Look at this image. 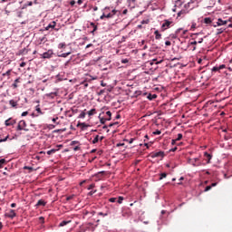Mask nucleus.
Returning a JSON list of instances; mask_svg holds the SVG:
<instances>
[{
  "mask_svg": "<svg viewBox=\"0 0 232 232\" xmlns=\"http://www.w3.org/2000/svg\"><path fill=\"white\" fill-rule=\"evenodd\" d=\"M188 164H191L193 168H198V166H206V163L200 161V158L189 159Z\"/></svg>",
  "mask_w": 232,
  "mask_h": 232,
  "instance_id": "1",
  "label": "nucleus"
},
{
  "mask_svg": "<svg viewBox=\"0 0 232 232\" xmlns=\"http://www.w3.org/2000/svg\"><path fill=\"white\" fill-rule=\"evenodd\" d=\"M200 1L201 0H190L188 4L184 5V8H188L189 11H191L198 6V3H200Z\"/></svg>",
  "mask_w": 232,
  "mask_h": 232,
  "instance_id": "2",
  "label": "nucleus"
},
{
  "mask_svg": "<svg viewBox=\"0 0 232 232\" xmlns=\"http://www.w3.org/2000/svg\"><path fill=\"white\" fill-rule=\"evenodd\" d=\"M200 35H202V33H196L191 35V39H194L197 44H202V43H204V39H206V36L200 37Z\"/></svg>",
  "mask_w": 232,
  "mask_h": 232,
  "instance_id": "3",
  "label": "nucleus"
},
{
  "mask_svg": "<svg viewBox=\"0 0 232 232\" xmlns=\"http://www.w3.org/2000/svg\"><path fill=\"white\" fill-rule=\"evenodd\" d=\"M16 131H29V130L26 129V121L24 120H21L18 122V125L16 127Z\"/></svg>",
  "mask_w": 232,
  "mask_h": 232,
  "instance_id": "4",
  "label": "nucleus"
},
{
  "mask_svg": "<svg viewBox=\"0 0 232 232\" xmlns=\"http://www.w3.org/2000/svg\"><path fill=\"white\" fill-rule=\"evenodd\" d=\"M52 57H53V49H49L47 52L40 54L41 59H52Z\"/></svg>",
  "mask_w": 232,
  "mask_h": 232,
  "instance_id": "5",
  "label": "nucleus"
},
{
  "mask_svg": "<svg viewBox=\"0 0 232 232\" xmlns=\"http://www.w3.org/2000/svg\"><path fill=\"white\" fill-rule=\"evenodd\" d=\"M196 38H191L188 44V48L191 50L192 52H195L197 50V40Z\"/></svg>",
  "mask_w": 232,
  "mask_h": 232,
  "instance_id": "6",
  "label": "nucleus"
},
{
  "mask_svg": "<svg viewBox=\"0 0 232 232\" xmlns=\"http://www.w3.org/2000/svg\"><path fill=\"white\" fill-rule=\"evenodd\" d=\"M171 24H173L172 20H169V19L164 20L162 24H161V28H162L163 31L168 30V28L171 27Z\"/></svg>",
  "mask_w": 232,
  "mask_h": 232,
  "instance_id": "7",
  "label": "nucleus"
},
{
  "mask_svg": "<svg viewBox=\"0 0 232 232\" xmlns=\"http://www.w3.org/2000/svg\"><path fill=\"white\" fill-rule=\"evenodd\" d=\"M231 20H223L222 18H218V22L213 24L214 28H217V26H225V24H227Z\"/></svg>",
  "mask_w": 232,
  "mask_h": 232,
  "instance_id": "8",
  "label": "nucleus"
},
{
  "mask_svg": "<svg viewBox=\"0 0 232 232\" xmlns=\"http://www.w3.org/2000/svg\"><path fill=\"white\" fill-rule=\"evenodd\" d=\"M164 155H165L164 151L160 150L158 152H152L150 157L151 159H158L159 157H160L161 159H164Z\"/></svg>",
  "mask_w": 232,
  "mask_h": 232,
  "instance_id": "9",
  "label": "nucleus"
},
{
  "mask_svg": "<svg viewBox=\"0 0 232 232\" xmlns=\"http://www.w3.org/2000/svg\"><path fill=\"white\" fill-rule=\"evenodd\" d=\"M56 25H57V22L53 21V22H51V23L45 27V30H50V28H52V30H55V32H59V28H55Z\"/></svg>",
  "mask_w": 232,
  "mask_h": 232,
  "instance_id": "10",
  "label": "nucleus"
},
{
  "mask_svg": "<svg viewBox=\"0 0 232 232\" xmlns=\"http://www.w3.org/2000/svg\"><path fill=\"white\" fill-rule=\"evenodd\" d=\"M204 159L206 160V164H211V160L213 159V155L208 153V151L204 152Z\"/></svg>",
  "mask_w": 232,
  "mask_h": 232,
  "instance_id": "11",
  "label": "nucleus"
},
{
  "mask_svg": "<svg viewBox=\"0 0 232 232\" xmlns=\"http://www.w3.org/2000/svg\"><path fill=\"white\" fill-rule=\"evenodd\" d=\"M149 101H153L154 99H157V94L156 93H148V92H143L142 97H146Z\"/></svg>",
  "mask_w": 232,
  "mask_h": 232,
  "instance_id": "12",
  "label": "nucleus"
},
{
  "mask_svg": "<svg viewBox=\"0 0 232 232\" xmlns=\"http://www.w3.org/2000/svg\"><path fill=\"white\" fill-rule=\"evenodd\" d=\"M5 217L7 218H15L17 217V213H15V210L10 209L9 213H5Z\"/></svg>",
  "mask_w": 232,
  "mask_h": 232,
  "instance_id": "13",
  "label": "nucleus"
},
{
  "mask_svg": "<svg viewBox=\"0 0 232 232\" xmlns=\"http://www.w3.org/2000/svg\"><path fill=\"white\" fill-rule=\"evenodd\" d=\"M17 121L16 120H14L12 118H9L7 120H5V126H14V124H16Z\"/></svg>",
  "mask_w": 232,
  "mask_h": 232,
  "instance_id": "14",
  "label": "nucleus"
},
{
  "mask_svg": "<svg viewBox=\"0 0 232 232\" xmlns=\"http://www.w3.org/2000/svg\"><path fill=\"white\" fill-rule=\"evenodd\" d=\"M62 81H66V78H64V73H58L55 76V82H61Z\"/></svg>",
  "mask_w": 232,
  "mask_h": 232,
  "instance_id": "15",
  "label": "nucleus"
},
{
  "mask_svg": "<svg viewBox=\"0 0 232 232\" xmlns=\"http://www.w3.org/2000/svg\"><path fill=\"white\" fill-rule=\"evenodd\" d=\"M187 14H189V9L188 8L181 9L178 13V17H184V15H186Z\"/></svg>",
  "mask_w": 232,
  "mask_h": 232,
  "instance_id": "16",
  "label": "nucleus"
},
{
  "mask_svg": "<svg viewBox=\"0 0 232 232\" xmlns=\"http://www.w3.org/2000/svg\"><path fill=\"white\" fill-rule=\"evenodd\" d=\"M98 77L97 76H92L90 74H87L85 79L83 81H85L86 82H92V81H97Z\"/></svg>",
  "mask_w": 232,
  "mask_h": 232,
  "instance_id": "17",
  "label": "nucleus"
},
{
  "mask_svg": "<svg viewBox=\"0 0 232 232\" xmlns=\"http://www.w3.org/2000/svg\"><path fill=\"white\" fill-rule=\"evenodd\" d=\"M17 102H19V98H15L14 100H10L9 104L12 108L17 109Z\"/></svg>",
  "mask_w": 232,
  "mask_h": 232,
  "instance_id": "18",
  "label": "nucleus"
},
{
  "mask_svg": "<svg viewBox=\"0 0 232 232\" xmlns=\"http://www.w3.org/2000/svg\"><path fill=\"white\" fill-rule=\"evenodd\" d=\"M30 52V49L28 48H24L18 51L17 55H26Z\"/></svg>",
  "mask_w": 232,
  "mask_h": 232,
  "instance_id": "19",
  "label": "nucleus"
},
{
  "mask_svg": "<svg viewBox=\"0 0 232 232\" xmlns=\"http://www.w3.org/2000/svg\"><path fill=\"white\" fill-rule=\"evenodd\" d=\"M102 115H104V112H102V113H100V115H99V119H100V122H101V124H106V116H102Z\"/></svg>",
  "mask_w": 232,
  "mask_h": 232,
  "instance_id": "20",
  "label": "nucleus"
},
{
  "mask_svg": "<svg viewBox=\"0 0 232 232\" xmlns=\"http://www.w3.org/2000/svg\"><path fill=\"white\" fill-rule=\"evenodd\" d=\"M39 206H46V201H44V199H39L35 204V208H39Z\"/></svg>",
  "mask_w": 232,
  "mask_h": 232,
  "instance_id": "21",
  "label": "nucleus"
},
{
  "mask_svg": "<svg viewBox=\"0 0 232 232\" xmlns=\"http://www.w3.org/2000/svg\"><path fill=\"white\" fill-rule=\"evenodd\" d=\"M127 5L129 8H135V0H127Z\"/></svg>",
  "mask_w": 232,
  "mask_h": 232,
  "instance_id": "22",
  "label": "nucleus"
},
{
  "mask_svg": "<svg viewBox=\"0 0 232 232\" xmlns=\"http://www.w3.org/2000/svg\"><path fill=\"white\" fill-rule=\"evenodd\" d=\"M72 220H63L62 222H60L59 227H64V226H68V224H70Z\"/></svg>",
  "mask_w": 232,
  "mask_h": 232,
  "instance_id": "23",
  "label": "nucleus"
},
{
  "mask_svg": "<svg viewBox=\"0 0 232 232\" xmlns=\"http://www.w3.org/2000/svg\"><path fill=\"white\" fill-rule=\"evenodd\" d=\"M18 82H21V78H16L14 82V83L12 84V88H14V90H15V88H18L19 85H17Z\"/></svg>",
  "mask_w": 232,
  "mask_h": 232,
  "instance_id": "24",
  "label": "nucleus"
},
{
  "mask_svg": "<svg viewBox=\"0 0 232 232\" xmlns=\"http://www.w3.org/2000/svg\"><path fill=\"white\" fill-rule=\"evenodd\" d=\"M164 60H160L157 61V59H152V61L150 63V66H153V64H160L161 63H163Z\"/></svg>",
  "mask_w": 232,
  "mask_h": 232,
  "instance_id": "25",
  "label": "nucleus"
},
{
  "mask_svg": "<svg viewBox=\"0 0 232 232\" xmlns=\"http://www.w3.org/2000/svg\"><path fill=\"white\" fill-rule=\"evenodd\" d=\"M108 12H110V7H105L104 8V12H103V14L100 16V19H104V18H106V13H108Z\"/></svg>",
  "mask_w": 232,
  "mask_h": 232,
  "instance_id": "26",
  "label": "nucleus"
},
{
  "mask_svg": "<svg viewBox=\"0 0 232 232\" xmlns=\"http://www.w3.org/2000/svg\"><path fill=\"white\" fill-rule=\"evenodd\" d=\"M68 55H72V51H69L67 53H63L61 54H58V57H63V59H66V57H68Z\"/></svg>",
  "mask_w": 232,
  "mask_h": 232,
  "instance_id": "27",
  "label": "nucleus"
},
{
  "mask_svg": "<svg viewBox=\"0 0 232 232\" xmlns=\"http://www.w3.org/2000/svg\"><path fill=\"white\" fill-rule=\"evenodd\" d=\"M154 35H155V39H157L158 41H160V39H162V34H160V33L159 32V30H156L154 32Z\"/></svg>",
  "mask_w": 232,
  "mask_h": 232,
  "instance_id": "28",
  "label": "nucleus"
},
{
  "mask_svg": "<svg viewBox=\"0 0 232 232\" xmlns=\"http://www.w3.org/2000/svg\"><path fill=\"white\" fill-rule=\"evenodd\" d=\"M110 213H111L110 210H107L105 213L98 212V217H102L104 218V217H108Z\"/></svg>",
  "mask_w": 232,
  "mask_h": 232,
  "instance_id": "29",
  "label": "nucleus"
},
{
  "mask_svg": "<svg viewBox=\"0 0 232 232\" xmlns=\"http://www.w3.org/2000/svg\"><path fill=\"white\" fill-rule=\"evenodd\" d=\"M203 23H205V24H211V23H213V20L211 19V17H206L204 18Z\"/></svg>",
  "mask_w": 232,
  "mask_h": 232,
  "instance_id": "30",
  "label": "nucleus"
},
{
  "mask_svg": "<svg viewBox=\"0 0 232 232\" xmlns=\"http://www.w3.org/2000/svg\"><path fill=\"white\" fill-rule=\"evenodd\" d=\"M91 26L92 28V31H91V34H95V32H97V24H95V23L92 22Z\"/></svg>",
  "mask_w": 232,
  "mask_h": 232,
  "instance_id": "31",
  "label": "nucleus"
},
{
  "mask_svg": "<svg viewBox=\"0 0 232 232\" xmlns=\"http://www.w3.org/2000/svg\"><path fill=\"white\" fill-rule=\"evenodd\" d=\"M59 151V149H52L50 150H47V155H53V153H57Z\"/></svg>",
  "mask_w": 232,
  "mask_h": 232,
  "instance_id": "32",
  "label": "nucleus"
},
{
  "mask_svg": "<svg viewBox=\"0 0 232 232\" xmlns=\"http://www.w3.org/2000/svg\"><path fill=\"white\" fill-rule=\"evenodd\" d=\"M46 97H50V99H55V97H57V92L47 93Z\"/></svg>",
  "mask_w": 232,
  "mask_h": 232,
  "instance_id": "33",
  "label": "nucleus"
},
{
  "mask_svg": "<svg viewBox=\"0 0 232 232\" xmlns=\"http://www.w3.org/2000/svg\"><path fill=\"white\" fill-rule=\"evenodd\" d=\"M35 111H37L36 114L43 115V111H41V106L40 105L35 106Z\"/></svg>",
  "mask_w": 232,
  "mask_h": 232,
  "instance_id": "34",
  "label": "nucleus"
},
{
  "mask_svg": "<svg viewBox=\"0 0 232 232\" xmlns=\"http://www.w3.org/2000/svg\"><path fill=\"white\" fill-rule=\"evenodd\" d=\"M64 48H66V43H60L59 44H58V49L59 50H64Z\"/></svg>",
  "mask_w": 232,
  "mask_h": 232,
  "instance_id": "35",
  "label": "nucleus"
},
{
  "mask_svg": "<svg viewBox=\"0 0 232 232\" xmlns=\"http://www.w3.org/2000/svg\"><path fill=\"white\" fill-rule=\"evenodd\" d=\"M168 177V173L162 172L160 174L159 180H162L163 179H166Z\"/></svg>",
  "mask_w": 232,
  "mask_h": 232,
  "instance_id": "36",
  "label": "nucleus"
},
{
  "mask_svg": "<svg viewBox=\"0 0 232 232\" xmlns=\"http://www.w3.org/2000/svg\"><path fill=\"white\" fill-rule=\"evenodd\" d=\"M72 59H73V56H71L70 59L67 60V61L64 63V64H63L64 68H68V66H70V62H71Z\"/></svg>",
  "mask_w": 232,
  "mask_h": 232,
  "instance_id": "37",
  "label": "nucleus"
},
{
  "mask_svg": "<svg viewBox=\"0 0 232 232\" xmlns=\"http://www.w3.org/2000/svg\"><path fill=\"white\" fill-rule=\"evenodd\" d=\"M144 92H142V91H136L133 94V97H140V95H143Z\"/></svg>",
  "mask_w": 232,
  "mask_h": 232,
  "instance_id": "38",
  "label": "nucleus"
},
{
  "mask_svg": "<svg viewBox=\"0 0 232 232\" xmlns=\"http://www.w3.org/2000/svg\"><path fill=\"white\" fill-rule=\"evenodd\" d=\"M211 72H220V66L219 65H216L211 69Z\"/></svg>",
  "mask_w": 232,
  "mask_h": 232,
  "instance_id": "39",
  "label": "nucleus"
},
{
  "mask_svg": "<svg viewBox=\"0 0 232 232\" xmlns=\"http://www.w3.org/2000/svg\"><path fill=\"white\" fill-rule=\"evenodd\" d=\"M10 73H12V69H9L7 72H4L3 77H10Z\"/></svg>",
  "mask_w": 232,
  "mask_h": 232,
  "instance_id": "40",
  "label": "nucleus"
},
{
  "mask_svg": "<svg viewBox=\"0 0 232 232\" xmlns=\"http://www.w3.org/2000/svg\"><path fill=\"white\" fill-rule=\"evenodd\" d=\"M226 28H218L217 29V35H220V34H224Z\"/></svg>",
  "mask_w": 232,
  "mask_h": 232,
  "instance_id": "41",
  "label": "nucleus"
},
{
  "mask_svg": "<svg viewBox=\"0 0 232 232\" xmlns=\"http://www.w3.org/2000/svg\"><path fill=\"white\" fill-rule=\"evenodd\" d=\"M84 117H86V112H84V111H82L78 116V119H84Z\"/></svg>",
  "mask_w": 232,
  "mask_h": 232,
  "instance_id": "42",
  "label": "nucleus"
},
{
  "mask_svg": "<svg viewBox=\"0 0 232 232\" xmlns=\"http://www.w3.org/2000/svg\"><path fill=\"white\" fill-rule=\"evenodd\" d=\"M118 202V204H122V202L124 201V197L120 196L118 197V200H116Z\"/></svg>",
  "mask_w": 232,
  "mask_h": 232,
  "instance_id": "43",
  "label": "nucleus"
},
{
  "mask_svg": "<svg viewBox=\"0 0 232 232\" xmlns=\"http://www.w3.org/2000/svg\"><path fill=\"white\" fill-rule=\"evenodd\" d=\"M121 64H128V63H130V59L128 58H123L121 61Z\"/></svg>",
  "mask_w": 232,
  "mask_h": 232,
  "instance_id": "44",
  "label": "nucleus"
},
{
  "mask_svg": "<svg viewBox=\"0 0 232 232\" xmlns=\"http://www.w3.org/2000/svg\"><path fill=\"white\" fill-rule=\"evenodd\" d=\"M105 16H106V19H111L113 17L110 11L105 13Z\"/></svg>",
  "mask_w": 232,
  "mask_h": 232,
  "instance_id": "45",
  "label": "nucleus"
},
{
  "mask_svg": "<svg viewBox=\"0 0 232 232\" xmlns=\"http://www.w3.org/2000/svg\"><path fill=\"white\" fill-rule=\"evenodd\" d=\"M87 113H88L89 117H92V115H95V109H92Z\"/></svg>",
  "mask_w": 232,
  "mask_h": 232,
  "instance_id": "46",
  "label": "nucleus"
},
{
  "mask_svg": "<svg viewBox=\"0 0 232 232\" xmlns=\"http://www.w3.org/2000/svg\"><path fill=\"white\" fill-rule=\"evenodd\" d=\"M97 142H99V135H96L92 140V144H97Z\"/></svg>",
  "mask_w": 232,
  "mask_h": 232,
  "instance_id": "47",
  "label": "nucleus"
},
{
  "mask_svg": "<svg viewBox=\"0 0 232 232\" xmlns=\"http://www.w3.org/2000/svg\"><path fill=\"white\" fill-rule=\"evenodd\" d=\"M195 28H197V23L192 22V24H191V26H190V29H189V30L193 31V30H195Z\"/></svg>",
  "mask_w": 232,
  "mask_h": 232,
  "instance_id": "48",
  "label": "nucleus"
},
{
  "mask_svg": "<svg viewBox=\"0 0 232 232\" xmlns=\"http://www.w3.org/2000/svg\"><path fill=\"white\" fill-rule=\"evenodd\" d=\"M75 144H79L81 146V143L79 142V140H72L71 143H70V146H75Z\"/></svg>",
  "mask_w": 232,
  "mask_h": 232,
  "instance_id": "49",
  "label": "nucleus"
},
{
  "mask_svg": "<svg viewBox=\"0 0 232 232\" xmlns=\"http://www.w3.org/2000/svg\"><path fill=\"white\" fill-rule=\"evenodd\" d=\"M59 121V117H54V118L52 119V121H53L54 124H59V121Z\"/></svg>",
  "mask_w": 232,
  "mask_h": 232,
  "instance_id": "50",
  "label": "nucleus"
},
{
  "mask_svg": "<svg viewBox=\"0 0 232 232\" xmlns=\"http://www.w3.org/2000/svg\"><path fill=\"white\" fill-rule=\"evenodd\" d=\"M126 142H129V144H133L135 138H130V140H124Z\"/></svg>",
  "mask_w": 232,
  "mask_h": 232,
  "instance_id": "51",
  "label": "nucleus"
},
{
  "mask_svg": "<svg viewBox=\"0 0 232 232\" xmlns=\"http://www.w3.org/2000/svg\"><path fill=\"white\" fill-rule=\"evenodd\" d=\"M177 141L182 140V133H179L178 137L175 139Z\"/></svg>",
  "mask_w": 232,
  "mask_h": 232,
  "instance_id": "52",
  "label": "nucleus"
},
{
  "mask_svg": "<svg viewBox=\"0 0 232 232\" xmlns=\"http://www.w3.org/2000/svg\"><path fill=\"white\" fill-rule=\"evenodd\" d=\"M81 84H82V86H84V88H88V82H85V80H83Z\"/></svg>",
  "mask_w": 232,
  "mask_h": 232,
  "instance_id": "53",
  "label": "nucleus"
},
{
  "mask_svg": "<svg viewBox=\"0 0 232 232\" xmlns=\"http://www.w3.org/2000/svg\"><path fill=\"white\" fill-rule=\"evenodd\" d=\"M109 202H111V203L117 202V198H109Z\"/></svg>",
  "mask_w": 232,
  "mask_h": 232,
  "instance_id": "54",
  "label": "nucleus"
},
{
  "mask_svg": "<svg viewBox=\"0 0 232 232\" xmlns=\"http://www.w3.org/2000/svg\"><path fill=\"white\" fill-rule=\"evenodd\" d=\"M118 124H119L118 121L110 123V124H109V128H111L112 126H117Z\"/></svg>",
  "mask_w": 232,
  "mask_h": 232,
  "instance_id": "55",
  "label": "nucleus"
},
{
  "mask_svg": "<svg viewBox=\"0 0 232 232\" xmlns=\"http://www.w3.org/2000/svg\"><path fill=\"white\" fill-rule=\"evenodd\" d=\"M160 133H162V131L159 130H156L154 132H153V135H160Z\"/></svg>",
  "mask_w": 232,
  "mask_h": 232,
  "instance_id": "56",
  "label": "nucleus"
},
{
  "mask_svg": "<svg viewBox=\"0 0 232 232\" xmlns=\"http://www.w3.org/2000/svg\"><path fill=\"white\" fill-rule=\"evenodd\" d=\"M34 5V2H27L24 6H33Z\"/></svg>",
  "mask_w": 232,
  "mask_h": 232,
  "instance_id": "57",
  "label": "nucleus"
},
{
  "mask_svg": "<svg viewBox=\"0 0 232 232\" xmlns=\"http://www.w3.org/2000/svg\"><path fill=\"white\" fill-rule=\"evenodd\" d=\"M0 164L3 166V164H6V160L5 159H1L0 160Z\"/></svg>",
  "mask_w": 232,
  "mask_h": 232,
  "instance_id": "58",
  "label": "nucleus"
},
{
  "mask_svg": "<svg viewBox=\"0 0 232 232\" xmlns=\"http://www.w3.org/2000/svg\"><path fill=\"white\" fill-rule=\"evenodd\" d=\"M6 140H8V135L4 139H0V142H6Z\"/></svg>",
  "mask_w": 232,
  "mask_h": 232,
  "instance_id": "59",
  "label": "nucleus"
},
{
  "mask_svg": "<svg viewBox=\"0 0 232 232\" xmlns=\"http://www.w3.org/2000/svg\"><path fill=\"white\" fill-rule=\"evenodd\" d=\"M117 12H119V11L112 9L111 12H110V13L112 14V17H113V15H115L117 14Z\"/></svg>",
  "mask_w": 232,
  "mask_h": 232,
  "instance_id": "60",
  "label": "nucleus"
},
{
  "mask_svg": "<svg viewBox=\"0 0 232 232\" xmlns=\"http://www.w3.org/2000/svg\"><path fill=\"white\" fill-rule=\"evenodd\" d=\"M210 189H211V185L207 186V187L205 188L204 191H205V192H206V191H209Z\"/></svg>",
  "mask_w": 232,
  "mask_h": 232,
  "instance_id": "61",
  "label": "nucleus"
},
{
  "mask_svg": "<svg viewBox=\"0 0 232 232\" xmlns=\"http://www.w3.org/2000/svg\"><path fill=\"white\" fill-rule=\"evenodd\" d=\"M28 115V111L22 112L21 117H26Z\"/></svg>",
  "mask_w": 232,
  "mask_h": 232,
  "instance_id": "62",
  "label": "nucleus"
},
{
  "mask_svg": "<svg viewBox=\"0 0 232 232\" xmlns=\"http://www.w3.org/2000/svg\"><path fill=\"white\" fill-rule=\"evenodd\" d=\"M31 117H33V119L35 118V117H39V114H37V113H35V112H33V113L31 114Z\"/></svg>",
  "mask_w": 232,
  "mask_h": 232,
  "instance_id": "63",
  "label": "nucleus"
},
{
  "mask_svg": "<svg viewBox=\"0 0 232 232\" xmlns=\"http://www.w3.org/2000/svg\"><path fill=\"white\" fill-rule=\"evenodd\" d=\"M105 115H107V117H111V111H106Z\"/></svg>",
  "mask_w": 232,
  "mask_h": 232,
  "instance_id": "64",
  "label": "nucleus"
}]
</instances>
